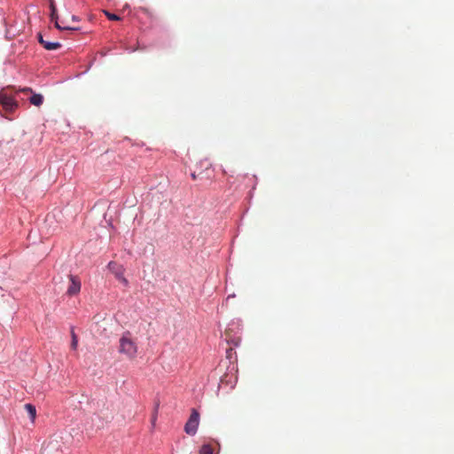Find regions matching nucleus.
<instances>
[{
	"instance_id": "2eb2a0df",
	"label": "nucleus",
	"mask_w": 454,
	"mask_h": 454,
	"mask_svg": "<svg viewBox=\"0 0 454 454\" xmlns=\"http://www.w3.org/2000/svg\"><path fill=\"white\" fill-rule=\"evenodd\" d=\"M38 41L43 45L45 40L43 39V35L41 34H38Z\"/></svg>"
},
{
	"instance_id": "ddd939ff",
	"label": "nucleus",
	"mask_w": 454,
	"mask_h": 454,
	"mask_svg": "<svg viewBox=\"0 0 454 454\" xmlns=\"http://www.w3.org/2000/svg\"><path fill=\"white\" fill-rule=\"evenodd\" d=\"M51 20H58L57 9H56L54 3H51Z\"/></svg>"
},
{
	"instance_id": "7ed1b4c3",
	"label": "nucleus",
	"mask_w": 454,
	"mask_h": 454,
	"mask_svg": "<svg viewBox=\"0 0 454 454\" xmlns=\"http://www.w3.org/2000/svg\"><path fill=\"white\" fill-rule=\"evenodd\" d=\"M200 424V413L196 409H192L190 418L184 425V432L189 435H194L197 433Z\"/></svg>"
},
{
	"instance_id": "dca6fc26",
	"label": "nucleus",
	"mask_w": 454,
	"mask_h": 454,
	"mask_svg": "<svg viewBox=\"0 0 454 454\" xmlns=\"http://www.w3.org/2000/svg\"><path fill=\"white\" fill-rule=\"evenodd\" d=\"M233 351L232 348L227 349V357H231V352Z\"/></svg>"
},
{
	"instance_id": "1a4fd4ad",
	"label": "nucleus",
	"mask_w": 454,
	"mask_h": 454,
	"mask_svg": "<svg viewBox=\"0 0 454 454\" xmlns=\"http://www.w3.org/2000/svg\"><path fill=\"white\" fill-rule=\"evenodd\" d=\"M43 48L48 50V51H54V50H58L61 47V44L58 42H54V43H51V42H48V41H45L43 44Z\"/></svg>"
},
{
	"instance_id": "f03ea898",
	"label": "nucleus",
	"mask_w": 454,
	"mask_h": 454,
	"mask_svg": "<svg viewBox=\"0 0 454 454\" xmlns=\"http://www.w3.org/2000/svg\"><path fill=\"white\" fill-rule=\"evenodd\" d=\"M119 352L129 359H134L137 354V345L129 332H125L119 340Z\"/></svg>"
},
{
	"instance_id": "9d476101",
	"label": "nucleus",
	"mask_w": 454,
	"mask_h": 454,
	"mask_svg": "<svg viewBox=\"0 0 454 454\" xmlns=\"http://www.w3.org/2000/svg\"><path fill=\"white\" fill-rule=\"evenodd\" d=\"M55 22V27L59 29V30H77L78 28L76 27H70V26H66L64 25V22L61 21V24L58 21V20H54Z\"/></svg>"
},
{
	"instance_id": "a211bd4d",
	"label": "nucleus",
	"mask_w": 454,
	"mask_h": 454,
	"mask_svg": "<svg viewBox=\"0 0 454 454\" xmlns=\"http://www.w3.org/2000/svg\"><path fill=\"white\" fill-rule=\"evenodd\" d=\"M155 420H156V413L153 416V419H152L153 425L155 423Z\"/></svg>"
},
{
	"instance_id": "412c9836",
	"label": "nucleus",
	"mask_w": 454,
	"mask_h": 454,
	"mask_svg": "<svg viewBox=\"0 0 454 454\" xmlns=\"http://www.w3.org/2000/svg\"><path fill=\"white\" fill-rule=\"evenodd\" d=\"M5 37H9V31L6 32Z\"/></svg>"
},
{
	"instance_id": "20e7f679",
	"label": "nucleus",
	"mask_w": 454,
	"mask_h": 454,
	"mask_svg": "<svg viewBox=\"0 0 454 454\" xmlns=\"http://www.w3.org/2000/svg\"><path fill=\"white\" fill-rule=\"evenodd\" d=\"M198 165H199L200 168L203 169V171L194 170L191 174V176H192V180H196L199 177H202L203 172H205V177L207 179H210L212 177L211 174L209 173V170H210V168H211V163L207 160L205 159V160H201L198 163Z\"/></svg>"
},
{
	"instance_id": "f8f14e48",
	"label": "nucleus",
	"mask_w": 454,
	"mask_h": 454,
	"mask_svg": "<svg viewBox=\"0 0 454 454\" xmlns=\"http://www.w3.org/2000/svg\"><path fill=\"white\" fill-rule=\"evenodd\" d=\"M71 335H72L71 348L73 349H76L77 348V345H78V339H77V336L74 333V330L71 331Z\"/></svg>"
},
{
	"instance_id": "6e6552de",
	"label": "nucleus",
	"mask_w": 454,
	"mask_h": 454,
	"mask_svg": "<svg viewBox=\"0 0 454 454\" xmlns=\"http://www.w3.org/2000/svg\"><path fill=\"white\" fill-rule=\"evenodd\" d=\"M24 407L30 417L31 421L34 422L35 419V416H36L35 407L31 403H26Z\"/></svg>"
},
{
	"instance_id": "423d86ee",
	"label": "nucleus",
	"mask_w": 454,
	"mask_h": 454,
	"mask_svg": "<svg viewBox=\"0 0 454 454\" xmlns=\"http://www.w3.org/2000/svg\"><path fill=\"white\" fill-rule=\"evenodd\" d=\"M108 269L115 275V277L125 286H128L129 282L123 276L122 267L118 265L116 262H110L108 263Z\"/></svg>"
},
{
	"instance_id": "39448f33",
	"label": "nucleus",
	"mask_w": 454,
	"mask_h": 454,
	"mask_svg": "<svg viewBox=\"0 0 454 454\" xmlns=\"http://www.w3.org/2000/svg\"><path fill=\"white\" fill-rule=\"evenodd\" d=\"M70 285L67 290V294L69 296L79 294L81 290V281L78 277L69 275Z\"/></svg>"
},
{
	"instance_id": "f3484780",
	"label": "nucleus",
	"mask_w": 454,
	"mask_h": 454,
	"mask_svg": "<svg viewBox=\"0 0 454 454\" xmlns=\"http://www.w3.org/2000/svg\"><path fill=\"white\" fill-rule=\"evenodd\" d=\"M231 342L235 345V346H238L239 343V339L237 340H231Z\"/></svg>"
},
{
	"instance_id": "0eeeda50",
	"label": "nucleus",
	"mask_w": 454,
	"mask_h": 454,
	"mask_svg": "<svg viewBox=\"0 0 454 454\" xmlns=\"http://www.w3.org/2000/svg\"><path fill=\"white\" fill-rule=\"evenodd\" d=\"M29 101L32 105L35 106H40L43 103V97L41 94H33Z\"/></svg>"
},
{
	"instance_id": "4468645a",
	"label": "nucleus",
	"mask_w": 454,
	"mask_h": 454,
	"mask_svg": "<svg viewBox=\"0 0 454 454\" xmlns=\"http://www.w3.org/2000/svg\"><path fill=\"white\" fill-rule=\"evenodd\" d=\"M106 16L110 20H121V17L116 15V14H114V13H111L107 11H105L104 12Z\"/></svg>"
},
{
	"instance_id": "9b49d317",
	"label": "nucleus",
	"mask_w": 454,
	"mask_h": 454,
	"mask_svg": "<svg viewBox=\"0 0 454 454\" xmlns=\"http://www.w3.org/2000/svg\"><path fill=\"white\" fill-rule=\"evenodd\" d=\"M200 454H213V447L210 444H204L200 450Z\"/></svg>"
},
{
	"instance_id": "aec40b11",
	"label": "nucleus",
	"mask_w": 454,
	"mask_h": 454,
	"mask_svg": "<svg viewBox=\"0 0 454 454\" xmlns=\"http://www.w3.org/2000/svg\"><path fill=\"white\" fill-rule=\"evenodd\" d=\"M72 20H77L76 16H72Z\"/></svg>"
},
{
	"instance_id": "f257e3e1",
	"label": "nucleus",
	"mask_w": 454,
	"mask_h": 454,
	"mask_svg": "<svg viewBox=\"0 0 454 454\" xmlns=\"http://www.w3.org/2000/svg\"><path fill=\"white\" fill-rule=\"evenodd\" d=\"M17 93H12V90L9 88H2V117H5L12 120V117H8V114L14 113L18 107L19 103L15 98Z\"/></svg>"
},
{
	"instance_id": "6ab92c4d",
	"label": "nucleus",
	"mask_w": 454,
	"mask_h": 454,
	"mask_svg": "<svg viewBox=\"0 0 454 454\" xmlns=\"http://www.w3.org/2000/svg\"><path fill=\"white\" fill-rule=\"evenodd\" d=\"M23 91H31L29 88L24 89Z\"/></svg>"
}]
</instances>
